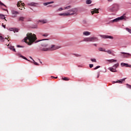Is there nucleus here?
<instances>
[{"label": "nucleus", "instance_id": "nucleus-1", "mask_svg": "<svg viewBox=\"0 0 131 131\" xmlns=\"http://www.w3.org/2000/svg\"><path fill=\"white\" fill-rule=\"evenodd\" d=\"M36 40V35L32 33L26 34V37H25V42L28 43V45L31 46Z\"/></svg>", "mask_w": 131, "mask_h": 131}, {"label": "nucleus", "instance_id": "nucleus-2", "mask_svg": "<svg viewBox=\"0 0 131 131\" xmlns=\"http://www.w3.org/2000/svg\"><path fill=\"white\" fill-rule=\"evenodd\" d=\"M61 48L60 46H58L56 45H51V47L49 48H40V51L43 52H48V51H55Z\"/></svg>", "mask_w": 131, "mask_h": 131}, {"label": "nucleus", "instance_id": "nucleus-3", "mask_svg": "<svg viewBox=\"0 0 131 131\" xmlns=\"http://www.w3.org/2000/svg\"><path fill=\"white\" fill-rule=\"evenodd\" d=\"M99 40V39L96 37H89L87 38H84V39H83V41L84 42H96Z\"/></svg>", "mask_w": 131, "mask_h": 131}, {"label": "nucleus", "instance_id": "nucleus-4", "mask_svg": "<svg viewBox=\"0 0 131 131\" xmlns=\"http://www.w3.org/2000/svg\"><path fill=\"white\" fill-rule=\"evenodd\" d=\"M119 10V5L118 4H115L112 5V6L109 7L108 10L109 12H113L115 11H117Z\"/></svg>", "mask_w": 131, "mask_h": 131}, {"label": "nucleus", "instance_id": "nucleus-5", "mask_svg": "<svg viewBox=\"0 0 131 131\" xmlns=\"http://www.w3.org/2000/svg\"><path fill=\"white\" fill-rule=\"evenodd\" d=\"M126 20V16H125V15L121 16V17L115 18V19L111 20V23H114L118 22L119 20Z\"/></svg>", "mask_w": 131, "mask_h": 131}, {"label": "nucleus", "instance_id": "nucleus-6", "mask_svg": "<svg viewBox=\"0 0 131 131\" xmlns=\"http://www.w3.org/2000/svg\"><path fill=\"white\" fill-rule=\"evenodd\" d=\"M78 12L77 8H73L68 10V12L64 13L63 14H77V12Z\"/></svg>", "mask_w": 131, "mask_h": 131}, {"label": "nucleus", "instance_id": "nucleus-7", "mask_svg": "<svg viewBox=\"0 0 131 131\" xmlns=\"http://www.w3.org/2000/svg\"><path fill=\"white\" fill-rule=\"evenodd\" d=\"M118 67H119V63H116L112 67L109 68L108 70L112 72L116 73V68H118Z\"/></svg>", "mask_w": 131, "mask_h": 131}, {"label": "nucleus", "instance_id": "nucleus-8", "mask_svg": "<svg viewBox=\"0 0 131 131\" xmlns=\"http://www.w3.org/2000/svg\"><path fill=\"white\" fill-rule=\"evenodd\" d=\"M25 4L21 3V1L17 2V7L19 8V10L25 9Z\"/></svg>", "mask_w": 131, "mask_h": 131}, {"label": "nucleus", "instance_id": "nucleus-9", "mask_svg": "<svg viewBox=\"0 0 131 131\" xmlns=\"http://www.w3.org/2000/svg\"><path fill=\"white\" fill-rule=\"evenodd\" d=\"M74 15H77V14H70V13H59L58 15L59 16H69Z\"/></svg>", "mask_w": 131, "mask_h": 131}, {"label": "nucleus", "instance_id": "nucleus-10", "mask_svg": "<svg viewBox=\"0 0 131 131\" xmlns=\"http://www.w3.org/2000/svg\"><path fill=\"white\" fill-rule=\"evenodd\" d=\"M17 15H18V12L14 10L11 11V17L15 18L17 16Z\"/></svg>", "mask_w": 131, "mask_h": 131}, {"label": "nucleus", "instance_id": "nucleus-11", "mask_svg": "<svg viewBox=\"0 0 131 131\" xmlns=\"http://www.w3.org/2000/svg\"><path fill=\"white\" fill-rule=\"evenodd\" d=\"M70 9H71V6H67L66 7H64V8H58V10H57V11L59 12V11H62L63 10H69Z\"/></svg>", "mask_w": 131, "mask_h": 131}, {"label": "nucleus", "instance_id": "nucleus-12", "mask_svg": "<svg viewBox=\"0 0 131 131\" xmlns=\"http://www.w3.org/2000/svg\"><path fill=\"white\" fill-rule=\"evenodd\" d=\"M37 5H39V3H36L35 2H31L30 3H28V6H31V7H37Z\"/></svg>", "mask_w": 131, "mask_h": 131}, {"label": "nucleus", "instance_id": "nucleus-13", "mask_svg": "<svg viewBox=\"0 0 131 131\" xmlns=\"http://www.w3.org/2000/svg\"><path fill=\"white\" fill-rule=\"evenodd\" d=\"M125 79H126V78H123L121 80H118V81H114V83H118L119 84H122V83H123V81H125Z\"/></svg>", "mask_w": 131, "mask_h": 131}, {"label": "nucleus", "instance_id": "nucleus-14", "mask_svg": "<svg viewBox=\"0 0 131 131\" xmlns=\"http://www.w3.org/2000/svg\"><path fill=\"white\" fill-rule=\"evenodd\" d=\"M96 13H99V9L94 8V9H92V15H93V14Z\"/></svg>", "mask_w": 131, "mask_h": 131}, {"label": "nucleus", "instance_id": "nucleus-15", "mask_svg": "<svg viewBox=\"0 0 131 131\" xmlns=\"http://www.w3.org/2000/svg\"><path fill=\"white\" fill-rule=\"evenodd\" d=\"M52 4H54V1L45 3L43 4V6H48V5Z\"/></svg>", "mask_w": 131, "mask_h": 131}, {"label": "nucleus", "instance_id": "nucleus-16", "mask_svg": "<svg viewBox=\"0 0 131 131\" xmlns=\"http://www.w3.org/2000/svg\"><path fill=\"white\" fill-rule=\"evenodd\" d=\"M103 39H113V37H112L111 36H107V35H104L103 36Z\"/></svg>", "mask_w": 131, "mask_h": 131}, {"label": "nucleus", "instance_id": "nucleus-17", "mask_svg": "<svg viewBox=\"0 0 131 131\" xmlns=\"http://www.w3.org/2000/svg\"><path fill=\"white\" fill-rule=\"evenodd\" d=\"M83 35H84V36H89L90 35V32H89V31H84V32H83Z\"/></svg>", "mask_w": 131, "mask_h": 131}, {"label": "nucleus", "instance_id": "nucleus-18", "mask_svg": "<svg viewBox=\"0 0 131 131\" xmlns=\"http://www.w3.org/2000/svg\"><path fill=\"white\" fill-rule=\"evenodd\" d=\"M121 66H122V67H130L131 65H127V63H121Z\"/></svg>", "mask_w": 131, "mask_h": 131}, {"label": "nucleus", "instance_id": "nucleus-19", "mask_svg": "<svg viewBox=\"0 0 131 131\" xmlns=\"http://www.w3.org/2000/svg\"><path fill=\"white\" fill-rule=\"evenodd\" d=\"M41 46L43 48L48 47V42L44 41L43 43H42Z\"/></svg>", "mask_w": 131, "mask_h": 131}, {"label": "nucleus", "instance_id": "nucleus-20", "mask_svg": "<svg viewBox=\"0 0 131 131\" xmlns=\"http://www.w3.org/2000/svg\"><path fill=\"white\" fill-rule=\"evenodd\" d=\"M121 54H123V57L127 58V56H129L130 55V54H129V53H121Z\"/></svg>", "mask_w": 131, "mask_h": 131}, {"label": "nucleus", "instance_id": "nucleus-21", "mask_svg": "<svg viewBox=\"0 0 131 131\" xmlns=\"http://www.w3.org/2000/svg\"><path fill=\"white\" fill-rule=\"evenodd\" d=\"M100 52H106V53H107V54H111V55H113V53H112V51H111V50L100 51Z\"/></svg>", "mask_w": 131, "mask_h": 131}, {"label": "nucleus", "instance_id": "nucleus-22", "mask_svg": "<svg viewBox=\"0 0 131 131\" xmlns=\"http://www.w3.org/2000/svg\"><path fill=\"white\" fill-rule=\"evenodd\" d=\"M14 47L10 46L9 47V49H10V50L13 51V52H16V49H15Z\"/></svg>", "mask_w": 131, "mask_h": 131}, {"label": "nucleus", "instance_id": "nucleus-23", "mask_svg": "<svg viewBox=\"0 0 131 131\" xmlns=\"http://www.w3.org/2000/svg\"><path fill=\"white\" fill-rule=\"evenodd\" d=\"M106 61H107L109 63H112L113 62H116V60H115V59L106 60Z\"/></svg>", "mask_w": 131, "mask_h": 131}, {"label": "nucleus", "instance_id": "nucleus-24", "mask_svg": "<svg viewBox=\"0 0 131 131\" xmlns=\"http://www.w3.org/2000/svg\"><path fill=\"white\" fill-rule=\"evenodd\" d=\"M4 39H7V38H3L2 36H0V42H4Z\"/></svg>", "mask_w": 131, "mask_h": 131}, {"label": "nucleus", "instance_id": "nucleus-25", "mask_svg": "<svg viewBox=\"0 0 131 131\" xmlns=\"http://www.w3.org/2000/svg\"><path fill=\"white\" fill-rule=\"evenodd\" d=\"M9 31L16 32H17V29H13V28H10V29H9Z\"/></svg>", "mask_w": 131, "mask_h": 131}, {"label": "nucleus", "instance_id": "nucleus-26", "mask_svg": "<svg viewBox=\"0 0 131 131\" xmlns=\"http://www.w3.org/2000/svg\"><path fill=\"white\" fill-rule=\"evenodd\" d=\"M99 51L104 52V51H107L105 50V49H103L102 48H99Z\"/></svg>", "mask_w": 131, "mask_h": 131}, {"label": "nucleus", "instance_id": "nucleus-27", "mask_svg": "<svg viewBox=\"0 0 131 131\" xmlns=\"http://www.w3.org/2000/svg\"><path fill=\"white\" fill-rule=\"evenodd\" d=\"M19 21H25V17H19Z\"/></svg>", "mask_w": 131, "mask_h": 131}, {"label": "nucleus", "instance_id": "nucleus-28", "mask_svg": "<svg viewBox=\"0 0 131 131\" xmlns=\"http://www.w3.org/2000/svg\"><path fill=\"white\" fill-rule=\"evenodd\" d=\"M39 23H42V24H46V20H39Z\"/></svg>", "mask_w": 131, "mask_h": 131}, {"label": "nucleus", "instance_id": "nucleus-29", "mask_svg": "<svg viewBox=\"0 0 131 131\" xmlns=\"http://www.w3.org/2000/svg\"><path fill=\"white\" fill-rule=\"evenodd\" d=\"M49 34L48 33H43V34H42V36L46 37H48V36H49Z\"/></svg>", "mask_w": 131, "mask_h": 131}, {"label": "nucleus", "instance_id": "nucleus-30", "mask_svg": "<svg viewBox=\"0 0 131 131\" xmlns=\"http://www.w3.org/2000/svg\"><path fill=\"white\" fill-rule=\"evenodd\" d=\"M91 4V0H86V4L90 5Z\"/></svg>", "mask_w": 131, "mask_h": 131}, {"label": "nucleus", "instance_id": "nucleus-31", "mask_svg": "<svg viewBox=\"0 0 131 131\" xmlns=\"http://www.w3.org/2000/svg\"><path fill=\"white\" fill-rule=\"evenodd\" d=\"M125 30H126V31H128V33L131 34V29H129V28H125Z\"/></svg>", "mask_w": 131, "mask_h": 131}, {"label": "nucleus", "instance_id": "nucleus-32", "mask_svg": "<svg viewBox=\"0 0 131 131\" xmlns=\"http://www.w3.org/2000/svg\"><path fill=\"white\" fill-rule=\"evenodd\" d=\"M73 55H74L75 56L77 57H81V55H80V54H74Z\"/></svg>", "mask_w": 131, "mask_h": 131}, {"label": "nucleus", "instance_id": "nucleus-33", "mask_svg": "<svg viewBox=\"0 0 131 131\" xmlns=\"http://www.w3.org/2000/svg\"><path fill=\"white\" fill-rule=\"evenodd\" d=\"M19 57L21 58H23V59L27 60V59L26 58V57H25V56L19 55Z\"/></svg>", "mask_w": 131, "mask_h": 131}, {"label": "nucleus", "instance_id": "nucleus-34", "mask_svg": "<svg viewBox=\"0 0 131 131\" xmlns=\"http://www.w3.org/2000/svg\"><path fill=\"white\" fill-rule=\"evenodd\" d=\"M0 18L2 19H5L4 15L0 14Z\"/></svg>", "mask_w": 131, "mask_h": 131}, {"label": "nucleus", "instance_id": "nucleus-35", "mask_svg": "<svg viewBox=\"0 0 131 131\" xmlns=\"http://www.w3.org/2000/svg\"><path fill=\"white\" fill-rule=\"evenodd\" d=\"M69 80H70V79H68V78H67V77L62 78V80H64V81H68Z\"/></svg>", "mask_w": 131, "mask_h": 131}, {"label": "nucleus", "instance_id": "nucleus-36", "mask_svg": "<svg viewBox=\"0 0 131 131\" xmlns=\"http://www.w3.org/2000/svg\"><path fill=\"white\" fill-rule=\"evenodd\" d=\"M90 61H92V62H96V59H94V58H92L90 59Z\"/></svg>", "mask_w": 131, "mask_h": 131}, {"label": "nucleus", "instance_id": "nucleus-37", "mask_svg": "<svg viewBox=\"0 0 131 131\" xmlns=\"http://www.w3.org/2000/svg\"><path fill=\"white\" fill-rule=\"evenodd\" d=\"M126 88L129 89H131V86L130 85H129L128 84H126Z\"/></svg>", "mask_w": 131, "mask_h": 131}, {"label": "nucleus", "instance_id": "nucleus-38", "mask_svg": "<svg viewBox=\"0 0 131 131\" xmlns=\"http://www.w3.org/2000/svg\"><path fill=\"white\" fill-rule=\"evenodd\" d=\"M0 6L6 7V5L3 4V3H1V2H0Z\"/></svg>", "mask_w": 131, "mask_h": 131}, {"label": "nucleus", "instance_id": "nucleus-39", "mask_svg": "<svg viewBox=\"0 0 131 131\" xmlns=\"http://www.w3.org/2000/svg\"><path fill=\"white\" fill-rule=\"evenodd\" d=\"M33 64L35 66H39V64H37V62H35V60H33Z\"/></svg>", "mask_w": 131, "mask_h": 131}, {"label": "nucleus", "instance_id": "nucleus-40", "mask_svg": "<svg viewBox=\"0 0 131 131\" xmlns=\"http://www.w3.org/2000/svg\"><path fill=\"white\" fill-rule=\"evenodd\" d=\"M99 68H100V66H97L95 68H94V70H97Z\"/></svg>", "mask_w": 131, "mask_h": 131}, {"label": "nucleus", "instance_id": "nucleus-41", "mask_svg": "<svg viewBox=\"0 0 131 131\" xmlns=\"http://www.w3.org/2000/svg\"><path fill=\"white\" fill-rule=\"evenodd\" d=\"M51 78H54V79H57V78H58V77L51 76Z\"/></svg>", "mask_w": 131, "mask_h": 131}, {"label": "nucleus", "instance_id": "nucleus-42", "mask_svg": "<svg viewBox=\"0 0 131 131\" xmlns=\"http://www.w3.org/2000/svg\"><path fill=\"white\" fill-rule=\"evenodd\" d=\"M16 47H17V48H23V47H21L20 45L16 46Z\"/></svg>", "mask_w": 131, "mask_h": 131}, {"label": "nucleus", "instance_id": "nucleus-43", "mask_svg": "<svg viewBox=\"0 0 131 131\" xmlns=\"http://www.w3.org/2000/svg\"><path fill=\"white\" fill-rule=\"evenodd\" d=\"M89 66H89V67H90V68H93V64H90L89 65Z\"/></svg>", "mask_w": 131, "mask_h": 131}, {"label": "nucleus", "instance_id": "nucleus-44", "mask_svg": "<svg viewBox=\"0 0 131 131\" xmlns=\"http://www.w3.org/2000/svg\"><path fill=\"white\" fill-rule=\"evenodd\" d=\"M3 28H6V25H3Z\"/></svg>", "mask_w": 131, "mask_h": 131}, {"label": "nucleus", "instance_id": "nucleus-45", "mask_svg": "<svg viewBox=\"0 0 131 131\" xmlns=\"http://www.w3.org/2000/svg\"><path fill=\"white\" fill-rule=\"evenodd\" d=\"M99 74H97V78H99Z\"/></svg>", "mask_w": 131, "mask_h": 131}, {"label": "nucleus", "instance_id": "nucleus-46", "mask_svg": "<svg viewBox=\"0 0 131 131\" xmlns=\"http://www.w3.org/2000/svg\"><path fill=\"white\" fill-rule=\"evenodd\" d=\"M107 2H112V0H107Z\"/></svg>", "mask_w": 131, "mask_h": 131}, {"label": "nucleus", "instance_id": "nucleus-47", "mask_svg": "<svg viewBox=\"0 0 131 131\" xmlns=\"http://www.w3.org/2000/svg\"><path fill=\"white\" fill-rule=\"evenodd\" d=\"M93 46H94V47H96V44H93Z\"/></svg>", "mask_w": 131, "mask_h": 131}, {"label": "nucleus", "instance_id": "nucleus-48", "mask_svg": "<svg viewBox=\"0 0 131 131\" xmlns=\"http://www.w3.org/2000/svg\"><path fill=\"white\" fill-rule=\"evenodd\" d=\"M42 40H46V39Z\"/></svg>", "mask_w": 131, "mask_h": 131}, {"label": "nucleus", "instance_id": "nucleus-49", "mask_svg": "<svg viewBox=\"0 0 131 131\" xmlns=\"http://www.w3.org/2000/svg\"><path fill=\"white\" fill-rule=\"evenodd\" d=\"M30 58L32 59V57H31V58Z\"/></svg>", "mask_w": 131, "mask_h": 131}]
</instances>
